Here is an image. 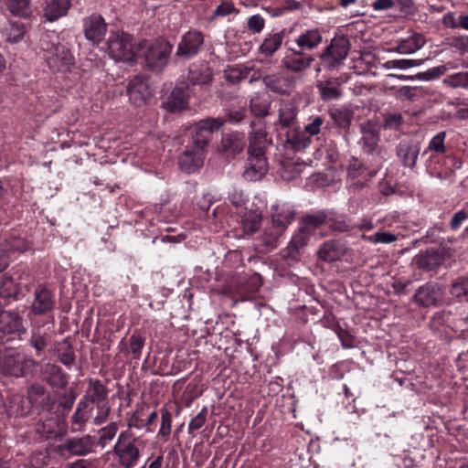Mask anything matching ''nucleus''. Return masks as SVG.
Returning a JSON list of instances; mask_svg holds the SVG:
<instances>
[{"label": "nucleus", "instance_id": "obj_1", "mask_svg": "<svg viewBox=\"0 0 468 468\" xmlns=\"http://www.w3.org/2000/svg\"><path fill=\"white\" fill-rule=\"evenodd\" d=\"M172 49L173 46L165 39L145 40L140 44V51L144 57L146 66L156 71L166 66Z\"/></svg>", "mask_w": 468, "mask_h": 468}, {"label": "nucleus", "instance_id": "obj_2", "mask_svg": "<svg viewBox=\"0 0 468 468\" xmlns=\"http://www.w3.org/2000/svg\"><path fill=\"white\" fill-rule=\"evenodd\" d=\"M41 48L46 52V60L50 69L65 72L74 66L75 58L67 45L43 40Z\"/></svg>", "mask_w": 468, "mask_h": 468}, {"label": "nucleus", "instance_id": "obj_3", "mask_svg": "<svg viewBox=\"0 0 468 468\" xmlns=\"http://www.w3.org/2000/svg\"><path fill=\"white\" fill-rule=\"evenodd\" d=\"M349 49L350 42L346 37H334L319 57L321 66L328 71L338 69L347 57Z\"/></svg>", "mask_w": 468, "mask_h": 468}, {"label": "nucleus", "instance_id": "obj_4", "mask_svg": "<svg viewBox=\"0 0 468 468\" xmlns=\"http://www.w3.org/2000/svg\"><path fill=\"white\" fill-rule=\"evenodd\" d=\"M137 438L132 431H122L114 445L113 452L118 457L121 465L131 468L134 466L139 460L140 452L135 445Z\"/></svg>", "mask_w": 468, "mask_h": 468}, {"label": "nucleus", "instance_id": "obj_5", "mask_svg": "<svg viewBox=\"0 0 468 468\" xmlns=\"http://www.w3.org/2000/svg\"><path fill=\"white\" fill-rule=\"evenodd\" d=\"M37 367V362L21 353L5 355L0 358V372L5 376L16 378L31 374Z\"/></svg>", "mask_w": 468, "mask_h": 468}, {"label": "nucleus", "instance_id": "obj_6", "mask_svg": "<svg viewBox=\"0 0 468 468\" xmlns=\"http://www.w3.org/2000/svg\"><path fill=\"white\" fill-rule=\"evenodd\" d=\"M110 56L114 60L133 61L135 57V48L133 38L123 32L112 33L108 39Z\"/></svg>", "mask_w": 468, "mask_h": 468}, {"label": "nucleus", "instance_id": "obj_7", "mask_svg": "<svg viewBox=\"0 0 468 468\" xmlns=\"http://www.w3.org/2000/svg\"><path fill=\"white\" fill-rule=\"evenodd\" d=\"M224 121L219 118H209L201 120L193 127V144L196 150L204 153V148L211 139L212 133L220 129Z\"/></svg>", "mask_w": 468, "mask_h": 468}, {"label": "nucleus", "instance_id": "obj_8", "mask_svg": "<svg viewBox=\"0 0 468 468\" xmlns=\"http://www.w3.org/2000/svg\"><path fill=\"white\" fill-rule=\"evenodd\" d=\"M203 42L204 37L200 32L188 31L182 36L177 45L176 56L189 59L198 54Z\"/></svg>", "mask_w": 468, "mask_h": 468}, {"label": "nucleus", "instance_id": "obj_9", "mask_svg": "<svg viewBox=\"0 0 468 468\" xmlns=\"http://www.w3.org/2000/svg\"><path fill=\"white\" fill-rule=\"evenodd\" d=\"M420 151V143L410 139L401 140L396 146V155L399 161L402 166L410 169L416 166Z\"/></svg>", "mask_w": 468, "mask_h": 468}, {"label": "nucleus", "instance_id": "obj_10", "mask_svg": "<svg viewBox=\"0 0 468 468\" xmlns=\"http://www.w3.org/2000/svg\"><path fill=\"white\" fill-rule=\"evenodd\" d=\"M130 101L135 105L144 103L153 95V90L146 79L136 76L132 79L127 86Z\"/></svg>", "mask_w": 468, "mask_h": 468}, {"label": "nucleus", "instance_id": "obj_11", "mask_svg": "<svg viewBox=\"0 0 468 468\" xmlns=\"http://www.w3.org/2000/svg\"><path fill=\"white\" fill-rule=\"evenodd\" d=\"M55 305L54 296L49 289L40 284L34 292L31 311L35 314H43L51 312Z\"/></svg>", "mask_w": 468, "mask_h": 468}, {"label": "nucleus", "instance_id": "obj_12", "mask_svg": "<svg viewBox=\"0 0 468 468\" xmlns=\"http://www.w3.org/2000/svg\"><path fill=\"white\" fill-rule=\"evenodd\" d=\"M268 170V163L264 154H249L243 176L250 181L261 180Z\"/></svg>", "mask_w": 468, "mask_h": 468}, {"label": "nucleus", "instance_id": "obj_13", "mask_svg": "<svg viewBox=\"0 0 468 468\" xmlns=\"http://www.w3.org/2000/svg\"><path fill=\"white\" fill-rule=\"evenodd\" d=\"M106 30L104 18L99 14H92L84 21L85 37L93 43H100L104 38Z\"/></svg>", "mask_w": 468, "mask_h": 468}, {"label": "nucleus", "instance_id": "obj_14", "mask_svg": "<svg viewBox=\"0 0 468 468\" xmlns=\"http://www.w3.org/2000/svg\"><path fill=\"white\" fill-rule=\"evenodd\" d=\"M314 58L302 50L290 49L282 58V65L292 72H302L310 68Z\"/></svg>", "mask_w": 468, "mask_h": 468}, {"label": "nucleus", "instance_id": "obj_15", "mask_svg": "<svg viewBox=\"0 0 468 468\" xmlns=\"http://www.w3.org/2000/svg\"><path fill=\"white\" fill-rule=\"evenodd\" d=\"M441 298L440 288L431 283L420 286L414 294L415 302L424 307L435 305Z\"/></svg>", "mask_w": 468, "mask_h": 468}, {"label": "nucleus", "instance_id": "obj_16", "mask_svg": "<svg viewBox=\"0 0 468 468\" xmlns=\"http://www.w3.org/2000/svg\"><path fill=\"white\" fill-rule=\"evenodd\" d=\"M71 6V0H49L43 6V16L46 21L54 22L67 16Z\"/></svg>", "mask_w": 468, "mask_h": 468}, {"label": "nucleus", "instance_id": "obj_17", "mask_svg": "<svg viewBox=\"0 0 468 468\" xmlns=\"http://www.w3.org/2000/svg\"><path fill=\"white\" fill-rule=\"evenodd\" d=\"M265 86L279 94H290L294 89V81L281 74L268 75L262 79Z\"/></svg>", "mask_w": 468, "mask_h": 468}, {"label": "nucleus", "instance_id": "obj_18", "mask_svg": "<svg viewBox=\"0 0 468 468\" xmlns=\"http://www.w3.org/2000/svg\"><path fill=\"white\" fill-rule=\"evenodd\" d=\"M108 397V390L106 387L99 379L90 378L88 381V387L85 390V394L80 401H85L90 403L97 404L106 401Z\"/></svg>", "mask_w": 468, "mask_h": 468}, {"label": "nucleus", "instance_id": "obj_19", "mask_svg": "<svg viewBox=\"0 0 468 468\" xmlns=\"http://www.w3.org/2000/svg\"><path fill=\"white\" fill-rule=\"evenodd\" d=\"M93 408L85 401H79L70 419V431L80 432L85 430L86 423L90 418Z\"/></svg>", "mask_w": 468, "mask_h": 468}, {"label": "nucleus", "instance_id": "obj_20", "mask_svg": "<svg viewBox=\"0 0 468 468\" xmlns=\"http://www.w3.org/2000/svg\"><path fill=\"white\" fill-rule=\"evenodd\" d=\"M204 153L200 150L186 149L179 157L180 168L187 173H194L203 165Z\"/></svg>", "mask_w": 468, "mask_h": 468}, {"label": "nucleus", "instance_id": "obj_21", "mask_svg": "<svg viewBox=\"0 0 468 468\" xmlns=\"http://www.w3.org/2000/svg\"><path fill=\"white\" fill-rule=\"evenodd\" d=\"M211 78L212 70L207 64H193L188 69L187 86L207 84L211 80Z\"/></svg>", "mask_w": 468, "mask_h": 468}, {"label": "nucleus", "instance_id": "obj_22", "mask_svg": "<svg viewBox=\"0 0 468 468\" xmlns=\"http://www.w3.org/2000/svg\"><path fill=\"white\" fill-rule=\"evenodd\" d=\"M93 445L92 438L90 435H86L69 440L65 443L64 448L72 455L84 456L92 452Z\"/></svg>", "mask_w": 468, "mask_h": 468}, {"label": "nucleus", "instance_id": "obj_23", "mask_svg": "<svg viewBox=\"0 0 468 468\" xmlns=\"http://www.w3.org/2000/svg\"><path fill=\"white\" fill-rule=\"evenodd\" d=\"M426 43L424 36L412 32L409 37L398 41L396 50L400 54H412L420 49Z\"/></svg>", "mask_w": 468, "mask_h": 468}, {"label": "nucleus", "instance_id": "obj_24", "mask_svg": "<svg viewBox=\"0 0 468 468\" xmlns=\"http://www.w3.org/2000/svg\"><path fill=\"white\" fill-rule=\"evenodd\" d=\"M43 378L55 388H64L68 383V377L62 369L54 364L48 363L42 368Z\"/></svg>", "mask_w": 468, "mask_h": 468}, {"label": "nucleus", "instance_id": "obj_25", "mask_svg": "<svg viewBox=\"0 0 468 468\" xmlns=\"http://www.w3.org/2000/svg\"><path fill=\"white\" fill-rule=\"evenodd\" d=\"M245 146L244 134L240 133H225L221 139V148L228 154L235 155L242 152Z\"/></svg>", "mask_w": 468, "mask_h": 468}, {"label": "nucleus", "instance_id": "obj_26", "mask_svg": "<svg viewBox=\"0 0 468 468\" xmlns=\"http://www.w3.org/2000/svg\"><path fill=\"white\" fill-rule=\"evenodd\" d=\"M24 330L22 318L14 312L0 313V331L5 334L20 333Z\"/></svg>", "mask_w": 468, "mask_h": 468}, {"label": "nucleus", "instance_id": "obj_27", "mask_svg": "<svg viewBox=\"0 0 468 468\" xmlns=\"http://www.w3.org/2000/svg\"><path fill=\"white\" fill-rule=\"evenodd\" d=\"M145 339L139 333L134 332L129 338V345L122 340L119 344V348L124 355L131 354L133 359H140L142 350L144 346Z\"/></svg>", "mask_w": 468, "mask_h": 468}, {"label": "nucleus", "instance_id": "obj_28", "mask_svg": "<svg viewBox=\"0 0 468 468\" xmlns=\"http://www.w3.org/2000/svg\"><path fill=\"white\" fill-rule=\"evenodd\" d=\"M323 40L321 32L317 29H309L298 36L295 39L297 46L303 50H312L315 48Z\"/></svg>", "mask_w": 468, "mask_h": 468}, {"label": "nucleus", "instance_id": "obj_29", "mask_svg": "<svg viewBox=\"0 0 468 468\" xmlns=\"http://www.w3.org/2000/svg\"><path fill=\"white\" fill-rule=\"evenodd\" d=\"M271 219L275 226L285 228L294 219V211L286 205H274L271 207Z\"/></svg>", "mask_w": 468, "mask_h": 468}, {"label": "nucleus", "instance_id": "obj_30", "mask_svg": "<svg viewBox=\"0 0 468 468\" xmlns=\"http://www.w3.org/2000/svg\"><path fill=\"white\" fill-rule=\"evenodd\" d=\"M317 255L324 261H335L344 255V249L338 241L328 240L323 244Z\"/></svg>", "mask_w": 468, "mask_h": 468}, {"label": "nucleus", "instance_id": "obj_31", "mask_svg": "<svg viewBox=\"0 0 468 468\" xmlns=\"http://www.w3.org/2000/svg\"><path fill=\"white\" fill-rule=\"evenodd\" d=\"M262 216L261 213L257 210H248L241 218V226L243 232L246 235H252L256 233L261 226Z\"/></svg>", "mask_w": 468, "mask_h": 468}, {"label": "nucleus", "instance_id": "obj_32", "mask_svg": "<svg viewBox=\"0 0 468 468\" xmlns=\"http://www.w3.org/2000/svg\"><path fill=\"white\" fill-rule=\"evenodd\" d=\"M297 117V110L292 101H281L278 110L279 123L282 127H291Z\"/></svg>", "mask_w": 468, "mask_h": 468}, {"label": "nucleus", "instance_id": "obj_33", "mask_svg": "<svg viewBox=\"0 0 468 468\" xmlns=\"http://www.w3.org/2000/svg\"><path fill=\"white\" fill-rule=\"evenodd\" d=\"M25 24L19 21H9L2 29V34L9 43L21 41L26 34Z\"/></svg>", "mask_w": 468, "mask_h": 468}, {"label": "nucleus", "instance_id": "obj_34", "mask_svg": "<svg viewBox=\"0 0 468 468\" xmlns=\"http://www.w3.org/2000/svg\"><path fill=\"white\" fill-rule=\"evenodd\" d=\"M163 104L169 112H179L186 109L187 100L181 88H175Z\"/></svg>", "mask_w": 468, "mask_h": 468}, {"label": "nucleus", "instance_id": "obj_35", "mask_svg": "<svg viewBox=\"0 0 468 468\" xmlns=\"http://www.w3.org/2000/svg\"><path fill=\"white\" fill-rule=\"evenodd\" d=\"M27 398L30 403L37 408L44 409L48 405L49 394L45 388L39 384H34L29 387Z\"/></svg>", "mask_w": 468, "mask_h": 468}, {"label": "nucleus", "instance_id": "obj_36", "mask_svg": "<svg viewBox=\"0 0 468 468\" xmlns=\"http://www.w3.org/2000/svg\"><path fill=\"white\" fill-rule=\"evenodd\" d=\"M340 83L337 79H329L325 81H319L317 88L320 90L321 98L324 101L336 100L341 96Z\"/></svg>", "mask_w": 468, "mask_h": 468}, {"label": "nucleus", "instance_id": "obj_37", "mask_svg": "<svg viewBox=\"0 0 468 468\" xmlns=\"http://www.w3.org/2000/svg\"><path fill=\"white\" fill-rule=\"evenodd\" d=\"M312 143V139L306 133L300 130L288 131L286 133V144L295 151H301L307 148Z\"/></svg>", "mask_w": 468, "mask_h": 468}, {"label": "nucleus", "instance_id": "obj_38", "mask_svg": "<svg viewBox=\"0 0 468 468\" xmlns=\"http://www.w3.org/2000/svg\"><path fill=\"white\" fill-rule=\"evenodd\" d=\"M267 133L260 128L253 129L250 135L249 154H264V148L267 143Z\"/></svg>", "mask_w": 468, "mask_h": 468}, {"label": "nucleus", "instance_id": "obj_39", "mask_svg": "<svg viewBox=\"0 0 468 468\" xmlns=\"http://www.w3.org/2000/svg\"><path fill=\"white\" fill-rule=\"evenodd\" d=\"M282 40V33H274L266 37L259 48L261 54L265 57L272 56L281 48Z\"/></svg>", "mask_w": 468, "mask_h": 468}, {"label": "nucleus", "instance_id": "obj_40", "mask_svg": "<svg viewBox=\"0 0 468 468\" xmlns=\"http://www.w3.org/2000/svg\"><path fill=\"white\" fill-rule=\"evenodd\" d=\"M271 101L265 95L255 94L250 101V109L253 115L265 117L269 114Z\"/></svg>", "mask_w": 468, "mask_h": 468}, {"label": "nucleus", "instance_id": "obj_41", "mask_svg": "<svg viewBox=\"0 0 468 468\" xmlns=\"http://www.w3.org/2000/svg\"><path fill=\"white\" fill-rule=\"evenodd\" d=\"M5 5L15 16L27 18L32 14L30 0H6Z\"/></svg>", "mask_w": 468, "mask_h": 468}, {"label": "nucleus", "instance_id": "obj_42", "mask_svg": "<svg viewBox=\"0 0 468 468\" xmlns=\"http://www.w3.org/2000/svg\"><path fill=\"white\" fill-rule=\"evenodd\" d=\"M64 415L57 414L55 417L47 418L43 420V432L49 436H56L65 430Z\"/></svg>", "mask_w": 468, "mask_h": 468}, {"label": "nucleus", "instance_id": "obj_43", "mask_svg": "<svg viewBox=\"0 0 468 468\" xmlns=\"http://www.w3.org/2000/svg\"><path fill=\"white\" fill-rule=\"evenodd\" d=\"M326 222V215L321 211L316 214L307 215L303 218L300 227L302 231H305L308 234L314 232L317 228Z\"/></svg>", "mask_w": 468, "mask_h": 468}, {"label": "nucleus", "instance_id": "obj_44", "mask_svg": "<svg viewBox=\"0 0 468 468\" xmlns=\"http://www.w3.org/2000/svg\"><path fill=\"white\" fill-rule=\"evenodd\" d=\"M309 236L310 234L305 231H302L301 227H299L298 232L292 236L288 245L290 256L295 257L296 254H299L300 250L308 244Z\"/></svg>", "mask_w": 468, "mask_h": 468}, {"label": "nucleus", "instance_id": "obj_45", "mask_svg": "<svg viewBox=\"0 0 468 468\" xmlns=\"http://www.w3.org/2000/svg\"><path fill=\"white\" fill-rule=\"evenodd\" d=\"M19 293V288L14 278L4 276L0 280V297L16 299Z\"/></svg>", "mask_w": 468, "mask_h": 468}, {"label": "nucleus", "instance_id": "obj_46", "mask_svg": "<svg viewBox=\"0 0 468 468\" xmlns=\"http://www.w3.org/2000/svg\"><path fill=\"white\" fill-rule=\"evenodd\" d=\"M57 355L62 364L70 367L75 361V355L71 344L63 340L57 345Z\"/></svg>", "mask_w": 468, "mask_h": 468}, {"label": "nucleus", "instance_id": "obj_47", "mask_svg": "<svg viewBox=\"0 0 468 468\" xmlns=\"http://www.w3.org/2000/svg\"><path fill=\"white\" fill-rule=\"evenodd\" d=\"M0 245L2 249H5V251L8 257L11 253L24 252L28 250V245L27 244L26 240L16 237L7 239Z\"/></svg>", "mask_w": 468, "mask_h": 468}, {"label": "nucleus", "instance_id": "obj_48", "mask_svg": "<svg viewBox=\"0 0 468 468\" xmlns=\"http://www.w3.org/2000/svg\"><path fill=\"white\" fill-rule=\"evenodd\" d=\"M361 130L363 133L361 138L363 148L367 153L371 154L378 145V136L374 131L367 129L365 126H362Z\"/></svg>", "mask_w": 468, "mask_h": 468}, {"label": "nucleus", "instance_id": "obj_49", "mask_svg": "<svg viewBox=\"0 0 468 468\" xmlns=\"http://www.w3.org/2000/svg\"><path fill=\"white\" fill-rule=\"evenodd\" d=\"M118 431V425L116 422H111L107 426L99 431L98 444L102 448L105 447L110 441L113 440Z\"/></svg>", "mask_w": 468, "mask_h": 468}, {"label": "nucleus", "instance_id": "obj_50", "mask_svg": "<svg viewBox=\"0 0 468 468\" xmlns=\"http://www.w3.org/2000/svg\"><path fill=\"white\" fill-rule=\"evenodd\" d=\"M451 293L460 301L468 300V279L458 280L452 285Z\"/></svg>", "mask_w": 468, "mask_h": 468}, {"label": "nucleus", "instance_id": "obj_51", "mask_svg": "<svg viewBox=\"0 0 468 468\" xmlns=\"http://www.w3.org/2000/svg\"><path fill=\"white\" fill-rule=\"evenodd\" d=\"M172 428V415L166 409L161 410V426L158 431V435L166 440Z\"/></svg>", "mask_w": 468, "mask_h": 468}, {"label": "nucleus", "instance_id": "obj_52", "mask_svg": "<svg viewBox=\"0 0 468 468\" xmlns=\"http://www.w3.org/2000/svg\"><path fill=\"white\" fill-rule=\"evenodd\" d=\"M421 64V60L417 59H393L388 60L384 64V67L389 69H406L413 67H418Z\"/></svg>", "mask_w": 468, "mask_h": 468}, {"label": "nucleus", "instance_id": "obj_53", "mask_svg": "<svg viewBox=\"0 0 468 468\" xmlns=\"http://www.w3.org/2000/svg\"><path fill=\"white\" fill-rule=\"evenodd\" d=\"M96 406V415L94 416L92 422L94 425H101L106 421L109 417L111 408L107 401L94 404Z\"/></svg>", "mask_w": 468, "mask_h": 468}, {"label": "nucleus", "instance_id": "obj_54", "mask_svg": "<svg viewBox=\"0 0 468 468\" xmlns=\"http://www.w3.org/2000/svg\"><path fill=\"white\" fill-rule=\"evenodd\" d=\"M331 118L334 120L335 124L342 128H346L351 123V116L346 110H334L331 112Z\"/></svg>", "mask_w": 468, "mask_h": 468}, {"label": "nucleus", "instance_id": "obj_55", "mask_svg": "<svg viewBox=\"0 0 468 468\" xmlns=\"http://www.w3.org/2000/svg\"><path fill=\"white\" fill-rule=\"evenodd\" d=\"M445 137H446L445 132L438 133L430 141L429 145H428V150L436 152L439 154L445 153V145H444Z\"/></svg>", "mask_w": 468, "mask_h": 468}, {"label": "nucleus", "instance_id": "obj_56", "mask_svg": "<svg viewBox=\"0 0 468 468\" xmlns=\"http://www.w3.org/2000/svg\"><path fill=\"white\" fill-rule=\"evenodd\" d=\"M207 409H203L194 417L188 423V433H192L195 431L199 430L205 424L207 420Z\"/></svg>", "mask_w": 468, "mask_h": 468}, {"label": "nucleus", "instance_id": "obj_57", "mask_svg": "<svg viewBox=\"0 0 468 468\" xmlns=\"http://www.w3.org/2000/svg\"><path fill=\"white\" fill-rule=\"evenodd\" d=\"M445 82L452 87L468 88V72H459L449 76Z\"/></svg>", "mask_w": 468, "mask_h": 468}, {"label": "nucleus", "instance_id": "obj_58", "mask_svg": "<svg viewBox=\"0 0 468 468\" xmlns=\"http://www.w3.org/2000/svg\"><path fill=\"white\" fill-rule=\"evenodd\" d=\"M324 118L322 116H314L310 118V122L304 126V133H306L310 137L317 135L321 127L324 124Z\"/></svg>", "mask_w": 468, "mask_h": 468}, {"label": "nucleus", "instance_id": "obj_59", "mask_svg": "<svg viewBox=\"0 0 468 468\" xmlns=\"http://www.w3.org/2000/svg\"><path fill=\"white\" fill-rule=\"evenodd\" d=\"M328 226L333 230L340 232H347L354 229L346 218L341 217L329 219Z\"/></svg>", "mask_w": 468, "mask_h": 468}, {"label": "nucleus", "instance_id": "obj_60", "mask_svg": "<svg viewBox=\"0 0 468 468\" xmlns=\"http://www.w3.org/2000/svg\"><path fill=\"white\" fill-rule=\"evenodd\" d=\"M248 29L252 33H260L265 26V20L261 15H253L248 19Z\"/></svg>", "mask_w": 468, "mask_h": 468}, {"label": "nucleus", "instance_id": "obj_61", "mask_svg": "<svg viewBox=\"0 0 468 468\" xmlns=\"http://www.w3.org/2000/svg\"><path fill=\"white\" fill-rule=\"evenodd\" d=\"M143 414V410H134L127 417V426L128 430L131 431V429H142L144 424V421L141 420V415Z\"/></svg>", "mask_w": 468, "mask_h": 468}, {"label": "nucleus", "instance_id": "obj_62", "mask_svg": "<svg viewBox=\"0 0 468 468\" xmlns=\"http://www.w3.org/2000/svg\"><path fill=\"white\" fill-rule=\"evenodd\" d=\"M235 11L233 4L229 1H224L217 6L214 11L215 16H226Z\"/></svg>", "mask_w": 468, "mask_h": 468}, {"label": "nucleus", "instance_id": "obj_63", "mask_svg": "<svg viewBox=\"0 0 468 468\" xmlns=\"http://www.w3.org/2000/svg\"><path fill=\"white\" fill-rule=\"evenodd\" d=\"M226 114L230 122L238 123L244 118L245 109L243 107L229 108Z\"/></svg>", "mask_w": 468, "mask_h": 468}, {"label": "nucleus", "instance_id": "obj_64", "mask_svg": "<svg viewBox=\"0 0 468 468\" xmlns=\"http://www.w3.org/2000/svg\"><path fill=\"white\" fill-rule=\"evenodd\" d=\"M30 345L37 350L41 351L46 346V340L38 331H32Z\"/></svg>", "mask_w": 468, "mask_h": 468}]
</instances>
